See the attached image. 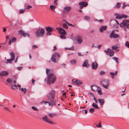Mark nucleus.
<instances>
[{
	"label": "nucleus",
	"instance_id": "7",
	"mask_svg": "<svg viewBox=\"0 0 129 129\" xmlns=\"http://www.w3.org/2000/svg\"><path fill=\"white\" fill-rule=\"evenodd\" d=\"M115 16V18L117 19H121L122 18H126L127 16L126 15L123 14H120L118 13H115L114 14Z\"/></svg>",
	"mask_w": 129,
	"mask_h": 129
},
{
	"label": "nucleus",
	"instance_id": "10",
	"mask_svg": "<svg viewBox=\"0 0 129 129\" xmlns=\"http://www.w3.org/2000/svg\"><path fill=\"white\" fill-rule=\"evenodd\" d=\"M42 119L44 121L49 123L53 124H55L50 119H48V117L46 116H45V117H43Z\"/></svg>",
	"mask_w": 129,
	"mask_h": 129
},
{
	"label": "nucleus",
	"instance_id": "60",
	"mask_svg": "<svg viewBox=\"0 0 129 129\" xmlns=\"http://www.w3.org/2000/svg\"><path fill=\"white\" fill-rule=\"evenodd\" d=\"M56 49H57V48H56V46H54V48H53V51H54L56 50Z\"/></svg>",
	"mask_w": 129,
	"mask_h": 129
},
{
	"label": "nucleus",
	"instance_id": "18",
	"mask_svg": "<svg viewBox=\"0 0 129 129\" xmlns=\"http://www.w3.org/2000/svg\"><path fill=\"white\" fill-rule=\"evenodd\" d=\"M71 8L70 6L66 7L64 8L63 10V12H67L70 11Z\"/></svg>",
	"mask_w": 129,
	"mask_h": 129
},
{
	"label": "nucleus",
	"instance_id": "50",
	"mask_svg": "<svg viewBox=\"0 0 129 129\" xmlns=\"http://www.w3.org/2000/svg\"><path fill=\"white\" fill-rule=\"evenodd\" d=\"M66 23H67L69 26H73L74 25H72L71 24H70L68 22L66 21H65Z\"/></svg>",
	"mask_w": 129,
	"mask_h": 129
},
{
	"label": "nucleus",
	"instance_id": "27",
	"mask_svg": "<svg viewBox=\"0 0 129 129\" xmlns=\"http://www.w3.org/2000/svg\"><path fill=\"white\" fill-rule=\"evenodd\" d=\"M118 48V47L117 46H113L112 47V49L113 50H116V52H117L119 50V49H117Z\"/></svg>",
	"mask_w": 129,
	"mask_h": 129
},
{
	"label": "nucleus",
	"instance_id": "38",
	"mask_svg": "<svg viewBox=\"0 0 129 129\" xmlns=\"http://www.w3.org/2000/svg\"><path fill=\"white\" fill-rule=\"evenodd\" d=\"M109 74L111 75V77L113 79L115 73H114L111 72Z\"/></svg>",
	"mask_w": 129,
	"mask_h": 129
},
{
	"label": "nucleus",
	"instance_id": "9",
	"mask_svg": "<svg viewBox=\"0 0 129 129\" xmlns=\"http://www.w3.org/2000/svg\"><path fill=\"white\" fill-rule=\"evenodd\" d=\"M114 30H113L110 34L109 37L110 38L116 39L119 37V35L114 33Z\"/></svg>",
	"mask_w": 129,
	"mask_h": 129
},
{
	"label": "nucleus",
	"instance_id": "3",
	"mask_svg": "<svg viewBox=\"0 0 129 129\" xmlns=\"http://www.w3.org/2000/svg\"><path fill=\"white\" fill-rule=\"evenodd\" d=\"M45 30L44 28H39L35 33L36 37H43L45 33Z\"/></svg>",
	"mask_w": 129,
	"mask_h": 129
},
{
	"label": "nucleus",
	"instance_id": "33",
	"mask_svg": "<svg viewBox=\"0 0 129 129\" xmlns=\"http://www.w3.org/2000/svg\"><path fill=\"white\" fill-rule=\"evenodd\" d=\"M49 117L50 118H52L56 115L53 113H50L48 114Z\"/></svg>",
	"mask_w": 129,
	"mask_h": 129
},
{
	"label": "nucleus",
	"instance_id": "56",
	"mask_svg": "<svg viewBox=\"0 0 129 129\" xmlns=\"http://www.w3.org/2000/svg\"><path fill=\"white\" fill-rule=\"evenodd\" d=\"M78 55L79 56H84V55L82 54L81 53L79 52L78 53Z\"/></svg>",
	"mask_w": 129,
	"mask_h": 129
},
{
	"label": "nucleus",
	"instance_id": "12",
	"mask_svg": "<svg viewBox=\"0 0 129 129\" xmlns=\"http://www.w3.org/2000/svg\"><path fill=\"white\" fill-rule=\"evenodd\" d=\"M46 30L47 31L46 34L47 35H51V31L53 30V28L50 27H47L46 28Z\"/></svg>",
	"mask_w": 129,
	"mask_h": 129
},
{
	"label": "nucleus",
	"instance_id": "23",
	"mask_svg": "<svg viewBox=\"0 0 129 129\" xmlns=\"http://www.w3.org/2000/svg\"><path fill=\"white\" fill-rule=\"evenodd\" d=\"M8 74V72L7 71H3L0 73V75L1 76H6Z\"/></svg>",
	"mask_w": 129,
	"mask_h": 129
},
{
	"label": "nucleus",
	"instance_id": "35",
	"mask_svg": "<svg viewBox=\"0 0 129 129\" xmlns=\"http://www.w3.org/2000/svg\"><path fill=\"white\" fill-rule=\"evenodd\" d=\"M120 4L121 3H118L114 7V8H119L120 7Z\"/></svg>",
	"mask_w": 129,
	"mask_h": 129
},
{
	"label": "nucleus",
	"instance_id": "52",
	"mask_svg": "<svg viewBox=\"0 0 129 129\" xmlns=\"http://www.w3.org/2000/svg\"><path fill=\"white\" fill-rule=\"evenodd\" d=\"M22 67H18L17 68V69L19 70H21V69H22Z\"/></svg>",
	"mask_w": 129,
	"mask_h": 129
},
{
	"label": "nucleus",
	"instance_id": "20",
	"mask_svg": "<svg viewBox=\"0 0 129 129\" xmlns=\"http://www.w3.org/2000/svg\"><path fill=\"white\" fill-rule=\"evenodd\" d=\"M107 27L106 26H102L100 29V31L101 32H102L107 29Z\"/></svg>",
	"mask_w": 129,
	"mask_h": 129
},
{
	"label": "nucleus",
	"instance_id": "21",
	"mask_svg": "<svg viewBox=\"0 0 129 129\" xmlns=\"http://www.w3.org/2000/svg\"><path fill=\"white\" fill-rule=\"evenodd\" d=\"M82 66L83 67H88L89 66V65L88 64V61L87 60H86L84 61L83 64H82Z\"/></svg>",
	"mask_w": 129,
	"mask_h": 129
},
{
	"label": "nucleus",
	"instance_id": "55",
	"mask_svg": "<svg viewBox=\"0 0 129 129\" xmlns=\"http://www.w3.org/2000/svg\"><path fill=\"white\" fill-rule=\"evenodd\" d=\"M82 112L84 113L85 114H87V111L86 110H83L82 111Z\"/></svg>",
	"mask_w": 129,
	"mask_h": 129
},
{
	"label": "nucleus",
	"instance_id": "26",
	"mask_svg": "<svg viewBox=\"0 0 129 129\" xmlns=\"http://www.w3.org/2000/svg\"><path fill=\"white\" fill-rule=\"evenodd\" d=\"M97 92H98L99 94L100 95L102 94L101 88H98L96 90Z\"/></svg>",
	"mask_w": 129,
	"mask_h": 129
},
{
	"label": "nucleus",
	"instance_id": "22",
	"mask_svg": "<svg viewBox=\"0 0 129 129\" xmlns=\"http://www.w3.org/2000/svg\"><path fill=\"white\" fill-rule=\"evenodd\" d=\"M16 38H12V39H10L8 43V44L10 45L12 43L15 42L16 40Z\"/></svg>",
	"mask_w": 129,
	"mask_h": 129
},
{
	"label": "nucleus",
	"instance_id": "48",
	"mask_svg": "<svg viewBox=\"0 0 129 129\" xmlns=\"http://www.w3.org/2000/svg\"><path fill=\"white\" fill-rule=\"evenodd\" d=\"M32 8V6L30 5H28L26 7V9H29Z\"/></svg>",
	"mask_w": 129,
	"mask_h": 129
},
{
	"label": "nucleus",
	"instance_id": "17",
	"mask_svg": "<svg viewBox=\"0 0 129 129\" xmlns=\"http://www.w3.org/2000/svg\"><path fill=\"white\" fill-rule=\"evenodd\" d=\"M92 67L94 69H96L98 68V64L95 61L93 62L92 63Z\"/></svg>",
	"mask_w": 129,
	"mask_h": 129
},
{
	"label": "nucleus",
	"instance_id": "2",
	"mask_svg": "<svg viewBox=\"0 0 129 129\" xmlns=\"http://www.w3.org/2000/svg\"><path fill=\"white\" fill-rule=\"evenodd\" d=\"M55 90H52L47 94V97L49 101L53 104L55 96Z\"/></svg>",
	"mask_w": 129,
	"mask_h": 129
},
{
	"label": "nucleus",
	"instance_id": "49",
	"mask_svg": "<svg viewBox=\"0 0 129 129\" xmlns=\"http://www.w3.org/2000/svg\"><path fill=\"white\" fill-rule=\"evenodd\" d=\"M96 126L98 127H102V126L101 125V122L99 124H98L96 125Z\"/></svg>",
	"mask_w": 129,
	"mask_h": 129
},
{
	"label": "nucleus",
	"instance_id": "25",
	"mask_svg": "<svg viewBox=\"0 0 129 129\" xmlns=\"http://www.w3.org/2000/svg\"><path fill=\"white\" fill-rule=\"evenodd\" d=\"M70 62L71 64L75 65L77 62V60L76 59H73L70 61Z\"/></svg>",
	"mask_w": 129,
	"mask_h": 129
},
{
	"label": "nucleus",
	"instance_id": "42",
	"mask_svg": "<svg viewBox=\"0 0 129 129\" xmlns=\"http://www.w3.org/2000/svg\"><path fill=\"white\" fill-rule=\"evenodd\" d=\"M89 111L91 113H92L94 112V109L93 108H91L89 109Z\"/></svg>",
	"mask_w": 129,
	"mask_h": 129
},
{
	"label": "nucleus",
	"instance_id": "45",
	"mask_svg": "<svg viewBox=\"0 0 129 129\" xmlns=\"http://www.w3.org/2000/svg\"><path fill=\"white\" fill-rule=\"evenodd\" d=\"M12 81L11 79L10 78H8L7 80V82L8 83H11Z\"/></svg>",
	"mask_w": 129,
	"mask_h": 129
},
{
	"label": "nucleus",
	"instance_id": "1",
	"mask_svg": "<svg viewBox=\"0 0 129 129\" xmlns=\"http://www.w3.org/2000/svg\"><path fill=\"white\" fill-rule=\"evenodd\" d=\"M56 80L55 76L52 73L48 74L47 76V83L50 85L51 83H53Z\"/></svg>",
	"mask_w": 129,
	"mask_h": 129
},
{
	"label": "nucleus",
	"instance_id": "41",
	"mask_svg": "<svg viewBox=\"0 0 129 129\" xmlns=\"http://www.w3.org/2000/svg\"><path fill=\"white\" fill-rule=\"evenodd\" d=\"M63 27L65 28L66 29H68V26L66 24L63 23Z\"/></svg>",
	"mask_w": 129,
	"mask_h": 129
},
{
	"label": "nucleus",
	"instance_id": "14",
	"mask_svg": "<svg viewBox=\"0 0 129 129\" xmlns=\"http://www.w3.org/2000/svg\"><path fill=\"white\" fill-rule=\"evenodd\" d=\"M73 83H75L77 85H80L82 84V82L80 80L76 79H73L72 81Z\"/></svg>",
	"mask_w": 129,
	"mask_h": 129
},
{
	"label": "nucleus",
	"instance_id": "32",
	"mask_svg": "<svg viewBox=\"0 0 129 129\" xmlns=\"http://www.w3.org/2000/svg\"><path fill=\"white\" fill-rule=\"evenodd\" d=\"M19 90H21V91L24 92V94H25L26 93V89L25 88H19Z\"/></svg>",
	"mask_w": 129,
	"mask_h": 129
},
{
	"label": "nucleus",
	"instance_id": "36",
	"mask_svg": "<svg viewBox=\"0 0 129 129\" xmlns=\"http://www.w3.org/2000/svg\"><path fill=\"white\" fill-rule=\"evenodd\" d=\"M125 46L129 48V42L127 41H126L125 43Z\"/></svg>",
	"mask_w": 129,
	"mask_h": 129
},
{
	"label": "nucleus",
	"instance_id": "30",
	"mask_svg": "<svg viewBox=\"0 0 129 129\" xmlns=\"http://www.w3.org/2000/svg\"><path fill=\"white\" fill-rule=\"evenodd\" d=\"M11 88L13 90L17 88V86L16 85H13L12 84H11Z\"/></svg>",
	"mask_w": 129,
	"mask_h": 129
},
{
	"label": "nucleus",
	"instance_id": "63",
	"mask_svg": "<svg viewBox=\"0 0 129 129\" xmlns=\"http://www.w3.org/2000/svg\"><path fill=\"white\" fill-rule=\"evenodd\" d=\"M102 46V45H99L98 46V48L99 49H100Z\"/></svg>",
	"mask_w": 129,
	"mask_h": 129
},
{
	"label": "nucleus",
	"instance_id": "15",
	"mask_svg": "<svg viewBox=\"0 0 129 129\" xmlns=\"http://www.w3.org/2000/svg\"><path fill=\"white\" fill-rule=\"evenodd\" d=\"M59 30V33L61 35H66V32L65 30L60 27H57L56 28Z\"/></svg>",
	"mask_w": 129,
	"mask_h": 129
},
{
	"label": "nucleus",
	"instance_id": "51",
	"mask_svg": "<svg viewBox=\"0 0 129 129\" xmlns=\"http://www.w3.org/2000/svg\"><path fill=\"white\" fill-rule=\"evenodd\" d=\"M57 0H54V4L55 5H57Z\"/></svg>",
	"mask_w": 129,
	"mask_h": 129
},
{
	"label": "nucleus",
	"instance_id": "11",
	"mask_svg": "<svg viewBox=\"0 0 129 129\" xmlns=\"http://www.w3.org/2000/svg\"><path fill=\"white\" fill-rule=\"evenodd\" d=\"M79 8L80 9H82L84 7H86L88 5V3L85 2H79L78 4Z\"/></svg>",
	"mask_w": 129,
	"mask_h": 129
},
{
	"label": "nucleus",
	"instance_id": "13",
	"mask_svg": "<svg viewBox=\"0 0 129 129\" xmlns=\"http://www.w3.org/2000/svg\"><path fill=\"white\" fill-rule=\"evenodd\" d=\"M76 39L78 44H81L82 43L83 38L82 36L78 35L76 37Z\"/></svg>",
	"mask_w": 129,
	"mask_h": 129
},
{
	"label": "nucleus",
	"instance_id": "6",
	"mask_svg": "<svg viewBox=\"0 0 129 129\" xmlns=\"http://www.w3.org/2000/svg\"><path fill=\"white\" fill-rule=\"evenodd\" d=\"M120 26L121 27H124L127 28H129V21L128 20L123 21L120 24Z\"/></svg>",
	"mask_w": 129,
	"mask_h": 129
},
{
	"label": "nucleus",
	"instance_id": "59",
	"mask_svg": "<svg viewBox=\"0 0 129 129\" xmlns=\"http://www.w3.org/2000/svg\"><path fill=\"white\" fill-rule=\"evenodd\" d=\"M123 6H122V8L123 9H124L126 7V5H124L125 4V3H123Z\"/></svg>",
	"mask_w": 129,
	"mask_h": 129
},
{
	"label": "nucleus",
	"instance_id": "29",
	"mask_svg": "<svg viewBox=\"0 0 129 129\" xmlns=\"http://www.w3.org/2000/svg\"><path fill=\"white\" fill-rule=\"evenodd\" d=\"M48 103V104L49 106H52L53 105H55V101H53V103H52L50 102H49V101Z\"/></svg>",
	"mask_w": 129,
	"mask_h": 129
},
{
	"label": "nucleus",
	"instance_id": "16",
	"mask_svg": "<svg viewBox=\"0 0 129 129\" xmlns=\"http://www.w3.org/2000/svg\"><path fill=\"white\" fill-rule=\"evenodd\" d=\"M19 32L20 33L21 36H23L25 37L27 36L28 37H29V34L28 33H25L24 31L22 30H20L19 31Z\"/></svg>",
	"mask_w": 129,
	"mask_h": 129
},
{
	"label": "nucleus",
	"instance_id": "58",
	"mask_svg": "<svg viewBox=\"0 0 129 129\" xmlns=\"http://www.w3.org/2000/svg\"><path fill=\"white\" fill-rule=\"evenodd\" d=\"M4 108L8 111H10L9 109V108H8L6 107H5Z\"/></svg>",
	"mask_w": 129,
	"mask_h": 129
},
{
	"label": "nucleus",
	"instance_id": "43",
	"mask_svg": "<svg viewBox=\"0 0 129 129\" xmlns=\"http://www.w3.org/2000/svg\"><path fill=\"white\" fill-rule=\"evenodd\" d=\"M25 10H24L21 9L19 10V14H22L24 12Z\"/></svg>",
	"mask_w": 129,
	"mask_h": 129
},
{
	"label": "nucleus",
	"instance_id": "28",
	"mask_svg": "<svg viewBox=\"0 0 129 129\" xmlns=\"http://www.w3.org/2000/svg\"><path fill=\"white\" fill-rule=\"evenodd\" d=\"M50 8L52 11H54L55 9L56 8V7L54 5H51Z\"/></svg>",
	"mask_w": 129,
	"mask_h": 129
},
{
	"label": "nucleus",
	"instance_id": "62",
	"mask_svg": "<svg viewBox=\"0 0 129 129\" xmlns=\"http://www.w3.org/2000/svg\"><path fill=\"white\" fill-rule=\"evenodd\" d=\"M32 83L33 84H34V83L35 82V80H34V79H32Z\"/></svg>",
	"mask_w": 129,
	"mask_h": 129
},
{
	"label": "nucleus",
	"instance_id": "54",
	"mask_svg": "<svg viewBox=\"0 0 129 129\" xmlns=\"http://www.w3.org/2000/svg\"><path fill=\"white\" fill-rule=\"evenodd\" d=\"M49 70L47 68L46 69V74H47L49 72Z\"/></svg>",
	"mask_w": 129,
	"mask_h": 129
},
{
	"label": "nucleus",
	"instance_id": "39",
	"mask_svg": "<svg viewBox=\"0 0 129 129\" xmlns=\"http://www.w3.org/2000/svg\"><path fill=\"white\" fill-rule=\"evenodd\" d=\"M31 108L34 111H38V109L34 106H32Z\"/></svg>",
	"mask_w": 129,
	"mask_h": 129
},
{
	"label": "nucleus",
	"instance_id": "8",
	"mask_svg": "<svg viewBox=\"0 0 129 129\" xmlns=\"http://www.w3.org/2000/svg\"><path fill=\"white\" fill-rule=\"evenodd\" d=\"M104 51L107 55L110 56H113L114 55V51L110 49H108L107 50H105Z\"/></svg>",
	"mask_w": 129,
	"mask_h": 129
},
{
	"label": "nucleus",
	"instance_id": "34",
	"mask_svg": "<svg viewBox=\"0 0 129 129\" xmlns=\"http://www.w3.org/2000/svg\"><path fill=\"white\" fill-rule=\"evenodd\" d=\"M98 88L95 86H91V88L92 90L93 91L95 92L96 91L95 89Z\"/></svg>",
	"mask_w": 129,
	"mask_h": 129
},
{
	"label": "nucleus",
	"instance_id": "24",
	"mask_svg": "<svg viewBox=\"0 0 129 129\" xmlns=\"http://www.w3.org/2000/svg\"><path fill=\"white\" fill-rule=\"evenodd\" d=\"M10 55L11 56V60H13L15 58V53L13 52H11L10 53Z\"/></svg>",
	"mask_w": 129,
	"mask_h": 129
},
{
	"label": "nucleus",
	"instance_id": "46",
	"mask_svg": "<svg viewBox=\"0 0 129 129\" xmlns=\"http://www.w3.org/2000/svg\"><path fill=\"white\" fill-rule=\"evenodd\" d=\"M100 74L101 75H104L105 74V73L104 71H102L100 72Z\"/></svg>",
	"mask_w": 129,
	"mask_h": 129
},
{
	"label": "nucleus",
	"instance_id": "44",
	"mask_svg": "<svg viewBox=\"0 0 129 129\" xmlns=\"http://www.w3.org/2000/svg\"><path fill=\"white\" fill-rule=\"evenodd\" d=\"M113 59L114 60H115L116 61V63H118V59L117 57H113Z\"/></svg>",
	"mask_w": 129,
	"mask_h": 129
},
{
	"label": "nucleus",
	"instance_id": "4",
	"mask_svg": "<svg viewBox=\"0 0 129 129\" xmlns=\"http://www.w3.org/2000/svg\"><path fill=\"white\" fill-rule=\"evenodd\" d=\"M60 58L59 54L57 52H55L52 55L51 60L54 63L57 62Z\"/></svg>",
	"mask_w": 129,
	"mask_h": 129
},
{
	"label": "nucleus",
	"instance_id": "47",
	"mask_svg": "<svg viewBox=\"0 0 129 129\" xmlns=\"http://www.w3.org/2000/svg\"><path fill=\"white\" fill-rule=\"evenodd\" d=\"M13 61V60H11V58L10 59H8L7 60V63H11V62Z\"/></svg>",
	"mask_w": 129,
	"mask_h": 129
},
{
	"label": "nucleus",
	"instance_id": "57",
	"mask_svg": "<svg viewBox=\"0 0 129 129\" xmlns=\"http://www.w3.org/2000/svg\"><path fill=\"white\" fill-rule=\"evenodd\" d=\"M37 47H38L36 45H33V46L32 48L33 49H34L36 48H37Z\"/></svg>",
	"mask_w": 129,
	"mask_h": 129
},
{
	"label": "nucleus",
	"instance_id": "40",
	"mask_svg": "<svg viewBox=\"0 0 129 129\" xmlns=\"http://www.w3.org/2000/svg\"><path fill=\"white\" fill-rule=\"evenodd\" d=\"M84 19L86 20H88L90 19V17L88 16H85L84 17Z\"/></svg>",
	"mask_w": 129,
	"mask_h": 129
},
{
	"label": "nucleus",
	"instance_id": "31",
	"mask_svg": "<svg viewBox=\"0 0 129 129\" xmlns=\"http://www.w3.org/2000/svg\"><path fill=\"white\" fill-rule=\"evenodd\" d=\"M92 106L96 109H99V108L98 106L94 103H93L92 105Z\"/></svg>",
	"mask_w": 129,
	"mask_h": 129
},
{
	"label": "nucleus",
	"instance_id": "19",
	"mask_svg": "<svg viewBox=\"0 0 129 129\" xmlns=\"http://www.w3.org/2000/svg\"><path fill=\"white\" fill-rule=\"evenodd\" d=\"M99 103L101 106L103 105L105 101L104 99H100L98 100Z\"/></svg>",
	"mask_w": 129,
	"mask_h": 129
},
{
	"label": "nucleus",
	"instance_id": "61",
	"mask_svg": "<svg viewBox=\"0 0 129 129\" xmlns=\"http://www.w3.org/2000/svg\"><path fill=\"white\" fill-rule=\"evenodd\" d=\"M6 28L5 27H4L3 29V31L4 32H5L6 31Z\"/></svg>",
	"mask_w": 129,
	"mask_h": 129
},
{
	"label": "nucleus",
	"instance_id": "53",
	"mask_svg": "<svg viewBox=\"0 0 129 129\" xmlns=\"http://www.w3.org/2000/svg\"><path fill=\"white\" fill-rule=\"evenodd\" d=\"M88 94L90 96L92 97L94 96V95H93V93L91 92H90L88 93Z\"/></svg>",
	"mask_w": 129,
	"mask_h": 129
},
{
	"label": "nucleus",
	"instance_id": "37",
	"mask_svg": "<svg viewBox=\"0 0 129 129\" xmlns=\"http://www.w3.org/2000/svg\"><path fill=\"white\" fill-rule=\"evenodd\" d=\"M60 38L63 39H66V37L65 35H61L60 36Z\"/></svg>",
	"mask_w": 129,
	"mask_h": 129
},
{
	"label": "nucleus",
	"instance_id": "64",
	"mask_svg": "<svg viewBox=\"0 0 129 129\" xmlns=\"http://www.w3.org/2000/svg\"><path fill=\"white\" fill-rule=\"evenodd\" d=\"M66 92H64L62 93L63 94V96H64L66 95Z\"/></svg>",
	"mask_w": 129,
	"mask_h": 129
},
{
	"label": "nucleus",
	"instance_id": "5",
	"mask_svg": "<svg viewBox=\"0 0 129 129\" xmlns=\"http://www.w3.org/2000/svg\"><path fill=\"white\" fill-rule=\"evenodd\" d=\"M100 83L103 87L107 89L110 84V81L107 79H102L100 81Z\"/></svg>",
	"mask_w": 129,
	"mask_h": 129
}]
</instances>
